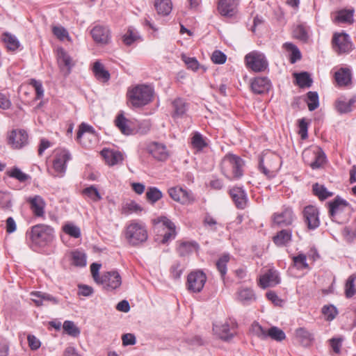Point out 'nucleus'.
I'll return each mask as SVG.
<instances>
[{
    "instance_id": "nucleus-1",
    "label": "nucleus",
    "mask_w": 356,
    "mask_h": 356,
    "mask_svg": "<svg viewBox=\"0 0 356 356\" xmlns=\"http://www.w3.org/2000/svg\"><path fill=\"white\" fill-rule=\"evenodd\" d=\"M243 159L232 154H226L220 164L222 173L229 180L238 179L243 175Z\"/></svg>"
},
{
    "instance_id": "nucleus-2",
    "label": "nucleus",
    "mask_w": 356,
    "mask_h": 356,
    "mask_svg": "<svg viewBox=\"0 0 356 356\" xmlns=\"http://www.w3.org/2000/svg\"><path fill=\"white\" fill-rule=\"evenodd\" d=\"M154 89L145 84L137 85L127 92L131 104L134 107H141L152 101Z\"/></svg>"
},
{
    "instance_id": "nucleus-3",
    "label": "nucleus",
    "mask_w": 356,
    "mask_h": 356,
    "mask_svg": "<svg viewBox=\"0 0 356 356\" xmlns=\"http://www.w3.org/2000/svg\"><path fill=\"white\" fill-rule=\"evenodd\" d=\"M26 237L34 245L44 246L52 241L54 229L47 225L38 224L26 232Z\"/></svg>"
},
{
    "instance_id": "nucleus-4",
    "label": "nucleus",
    "mask_w": 356,
    "mask_h": 356,
    "mask_svg": "<svg viewBox=\"0 0 356 356\" xmlns=\"http://www.w3.org/2000/svg\"><path fill=\"white\" fill-rule=\"evenodd\" d=\"M124 235L129 243L134 246L144 243L148 237L145 225L136 221H131L127 226Z\"/></svg>"
},
{
    "instance_id": "nucleus-5",
    "label": "nucleus",
    "mask_w": 356,
    "mask_h": 356,
    "mask_svg": "<svg viewBox=\"0 0 356 356\" xmlns=\"http://www.w3.org/2000/svg\"><path fill=\"white\" fill-rule=\"evenodd\" d=\"M302 157L306 163L312 169L321 168L325 162V155L321 148L315 147L306 149L302 153Z\"/></svg>"
},
{
    "instance_id": "nucleus-6",
    "label": "nucleus",
    "mask_w": 356,
    "mask_h": 356,
    "mask_svg": "<svg viewBox=\"0 0 356 356\" xmlns=\"http://www.w3.org/2000/svg\"><path fill=\"white\" fill-rule=\"evenodd\" d=\"M245 61L247 67L256 72L264 71L268 65L265 56L256 51L248 54L245 57Z\"/></svg>"
},
{
    "instance_id": "nucleus-7",
    "label": "nucleus",
    "mask_w": 356,
    "mask_h": 356,
    "mask_svg": "<svg viewBox=\"0 0 356 356\" xmlns=\"http://www.w3.org/2000/svg\"><path fill=\"white\" fill-rule=\"evenodd\" d=\"M334 51L339 54L348 53L352 50V42L346 33H334L332 39Z\"/></svg>"
},
{
    "instance_id": "nucleus-8",
    "label": "nucleus",
    "mask_w": 356,
    "mask_h": 356,
    "mask_svg": "<svg viewBox=\"0 0 356 356\" xmlns=\"http://www.w3.org/2000/svg\"><path fill=\"white\" fill-rule=\"evenodd\" d=\"M207 281V276L201 270L191 272L187 277V289L193 292H200Z\"/></svg>"
},
{
    "instance_id": "nucleus-9",
    "label": "nucleus",
    "mask_w": 356,
    "mask_h": 356,
    "mask_svg": "<svg viewBox=\"0 0 356 356\" xmlns=\"http://www.w3.org/2000/svg\"><path fill=\"white\" fill-rule=\"evenodd\" d=\"M97 284L103 285L104 289L107 291H113L120 286L122 278L118 271H108L101 276Z\"/></svg>"
},
{
    "instance_id": "nucleus-10",
    "label": "nucleus",
    "mask_w": 356,
    "mask_h": 356,
    "mask_svg": "<svg viewBox=\"0 0 356 356\" xmlns=\"http://www.w3.org/2000/svg\"><path fill=\"white\" fill-rule=\"evenodd\" d=\"M72 159L71 154L67 149L58 148L54 151L53 168L54 170L60 174L66 171V163Z\"/></svg>"
},
{
    "instance_id": "nucleus-11",
    "label": "nucleus",
    "mask_w": 356,
    "mask_h": 356,
    "mask_svg": "<svg viewBox=\"0 0 356 356\" xmlns=\"http://www.w3.org/2000/svg\"><path fill=\"white\" fill-rule=\"evenodd\" d=\"M28 134L23 129H14L8 135V144L13 149H21L28 144Z\"/></svg>"
},
{
    "instance_id": "nucleus-12",
    "label": "nucleus",
    "mask_w": 356,
    "mask_h": 356,
    "mask_svg": "<svg viewBox=\"0 0 356 356\" xmlns=\"http://www.w3.org/2000/svg\"><path fill=\"white\" fill-rule=\"evenodd\" d=\"M56 51L58 67L63 74L67 76L70 74L72 68L75 65V62L63 48L59 47Z\"/></svg>"
},
{
    "instance_id": "nucleus-13",
    "label": "nucleus",
    "mask_w": 356,
    "mask_h": 356,
    "mask_svg": "<svg viewBox=\"0 0 356 356\" xmlns=\"http://www.w3.org/2000/svg\"><path fill=\"white\" fill-rule=\"evenodd\" d=\"M235 326V323L232 321L226 320L220 325L214 324L213 330L221 339L227 341L234 337Z\"/></svg>"
},
{
    "instance_id": "nucleus-14",
    "label": "nucleus",
    "mask_w": 356,
    "mask_h": 356,
    "mask_svg": "<svg viewBox=\"0 0 356 356\" xmlns=\"http://www.w3.org/2000/svg\"><path fill=\"white\" fill-rule=\"evenodd\" d=\"M168 194L173 200L182 204H190L195 201L193 193L181 187L177 186L169 188Z\"/></svg>"
},
{
    "instance_id": "nucleus-15",
    "label": "nucleus",
    "mask_w": 356,
    "mask_h": 356,
    "mask_svg": "<svg viewBox=\"0 0 356 356\" xmlns=\"http://www.w3.org/2000/svg\"><path fill=\"white\" fill-rule=\"evenodd\" d=\"M318 209L312 205L307 206L303 210L305 222L309 229H315L320 225Z\"/></svg>"
},
{
    "instance_id": "nucleus-16",
    "label": "nucleus",
    "mask_w": 356,
    "mask_h": 356,
    "mask_svg": "<svg viewBox=\"0 0 356 356\" xmlns=\"http://www.w3.org/2000/svg\"><path fill=\"white\" fill-rule=\"evenodd\" d=\"M329 215L334 221H337V216L341 213L348 203L343 199L337 196L333 201L328 202Z\"/></svg>"
},
{
    "instance_id": "nucleus-17",
    "label": "nucleus",
    "mask_w": 356,
    "mask_h": 356,
    "mask_svg": "<svg viewBox=\"0 0 356 356\" xmlns=\"http://www.w3.org/2000/svg\"><path fill=\"white\" fill-rule=\"evenodd\" d=\"M280 282V278L277 271L270 269L266 273L261 275L259 280V286L262 289L273 287Z\"/></svg>"
},
{
    "instance_id": "nucleus-18",
    "label": "nucleus",
    "mask_w": 356,
    "mask_h": 356,
    "mask_svg": "<svg viewBox=\"0 0 356 356\" xmlns=\"http://www.w3.org/2000/svg\"><path fill=\"white\" fill-rule=\"evenodd\" d=\"M238 0H219L218 10L222 16L232 17L237 11Z\"/></svg>"
},
{
    "instance_id": "nucleus-19",
    "label": "nucleus",
    "mask_w": 356,
    "mask_h": 356,
    "mask_svg": "<svg viewBox=\"0 0 356 356\" xmlns=\"http://www.w3.org/2000/svg\"><path fill=\"white\" fill-rule=\"evenodd\" d=\"M147 151L158 161H165L169 156L166 147L157 142L149 143L147 147Z\"/></svg>"
},
{
    "instance_id": "nucleus-20",
    "label": "nucleus",
    "mask_w": 356,
    "mask_h": 356,
    "mask_svg": "<svg viewBox=\"0 0 356 356\" xmlns=\"http://www.w3.org/2000/svg\"><path fill=\"white\" fill-rule=\"evenodd\" d=\"M229 194L236 207L244 209L247 206L248 197L245 191L240 187H234L229 191Z\"/></svg>"
},
{
    "instance_id": "nucleus-21",
    "label": "nucleus",
    "mask_w": 356,
    "mask_h": 356,
    "mask_svg": "<svg viewBox=\"0 0 356 356\" xmlns=\"http://www.w3.org/2000/svg\"><path fill=\"white\" fill-rule=\"evenodd\" d=\"M270 87V81L267 77H256L251 82V89L255 94L268 92Z\"/></svg>"
},
{
    "instance_id": "nucleus-22",
    "label": "nucleus",
    "mask_w": 356,
    "mask_h": 356,
    "mask_svg": "<svg viewBox=\"0 0 356 356\" xmlns=\"http://www.w3.org/2000/svg\"><path fill=\"white\" fill-rule=\"evenodd\" d=\"M94 40L99 43L106 44L110 40V31L108 28L102 26H95L91 30Z\"/></svg>"
},
{
    "instance_id": "nucleus-23",
    "label": "nucleus",
    "mask_w": 356,
    "mask_h": 356,
    "mask_svg": "<svg viewBox=\"0 0 356 356\" xmlns=\"http://www.w3.org/2000/svg\"><path fill=\"white\" fill-rule=\"evenodd\" d=\"M273 222L279 226H287L293 222V211L289 208L284 209L280 213L273 216Z\"/></svg>"
},
{
    "instance_id": "nucleus-24",
    "label": "nucleus",
    "mask_w": 356,
    "mask_h": 356,
    "mask_svg": "<svg viewBox=\"0 0 356 356\" xmlns=\"http://www.w3.org/2000/svg\"><path fill=\"white\" fill-rule=\"evenodd\" d=\"M30 204V207L35 216L40 217L44 213L45 202L39 195H35L29 197L27 200Z\"/></svg>"
},
{
    "instance_id": "nucleus-25",
    "label": "nucleus",
    "mask_w": 356,
    "mask_h": 356,
    "mask_svg": "<svg viewBox=\"0 0 356 356\" xmlns=\"http://www.w3.org/2000/svg\"><path fill=\"white\" fill-rule=\"evenodd\" d=\"M101 154L104 159L106 163L109 165H114L123 160V155L120 152L104 149Z\"/></svg>"
},
{
    "instance_id": "nucleus-26",
    "label": "nucleus",
    "mask_w": 356,
    "mask_h": 356,
    "mask_svg": "<svg viewBox=\"0 0 356 356\" xmlns=\"http://www.w3.org/2000/svg\"><path fill=\"white\" fill-rule=\"evenodd\" d=\"M296 337L305 347L311 346L314 340V334L304 327H299L296 330Z\"/></svg>"
},
{
    "instance_id": "nucleus-27",
    "label": "nucleus",
    "mask_w": 356,
    "mask_h": 356,
    "mask_svg": "<svg viewBox=\"0 0 356 356\" xmlns=\"http://www.w3.org/2000/svg\"><path fill=\"white\" fill-rule=\"evenodd\" d=\"M237 300L243 305H249L256 300L255 294L250 288H242L237 291Z\"/></svg>"
},
{
    "instance_id": "nucleus-28",
    "label": "nucleus",
    "mask_w": 356,
    "mask_h": 356,
    "mask_svg": "<svg viewBox=\"0 0 356 356\" xmlns=\"http://www.w3.org/2000/svg\"><path fill=\"white\" fill-rule=\"evenodd\" d=\"M92 72L95 76L99 81L107 82L110 79V73L105 70L104 65L99 61H96L93 64Z\"/></svg>"
},
{
    "instance_id": "nucleus-29",
    "label": "nucleus",
    "mask_w": 356,
    "mask_h": 356,
    "mask_svg": "<svg viewBox=\"0 0 356 356\" xmlns=\"http://www.w3.org/2000/svg\"><path fill=\"white\" fill-rule=\"evenodd\" d=\"M31 296L35 297V298H33L32 300L37 306L42 305L43 301H49L51 302L53 304L58 303V301L56 298L47 293H43L41 291H35L31 293Z\"/></svg>"
},
{
    "instance_id": "nucleus-30",
    "label": "nucleus",
    "mask_w": 356,
    "mask_h": 356,
    "mask_svg": "<svg viewBox=\"0 0 356 356\" xmlns=\"http://www.w3.org/2000/svg\"><path fill=\"white\" fill-rule=\"evenodd\" d=\"M335 80L339 86H347L351 81V72L348 68H341L335 72Z\"/></svg>"
},
{
    "instance_id": "nucleus-31",
    "label": "nucleus",
    "mask_w": 356,
    "mask_h": 356,
    "mask_svg": "<svg viewBox=\"0 0 356 356\" xmlns=\"http://www.w3.org/2000/svg\"><path fill=\"white\" fill-rule=\"evenodd\" d=\"M198 248V244L195 242L181 241L177 248V251L180 257H185L192 253L193 250Z\"/></svg>"
},
{
    "instance_id": "nucleus-32",
    "label": "nucleus",
    "mask_w": 356,
    "mask_h": 356,
    "mask_svg": "<svg viewBox=\"0 0 356 356\" xmlns=\"http://www.w3.org/2000/svg\"><path fill=\"white\" fill-rule=\"evenodd\" d=\"M129 120L124 116L122 113L118 115L115 120V126L120 130L122 134L124 135H131L134 130L128 124Z\"/></svg>"
},
{
    "instance_id": "nucleus-33",
    "label": "nucleus",
    "mask_w": 356,
    "mask_h": 356,
    "mask_svg": "<svg viewBox=\"0 0 356 356\" xmlns=\"http://www.w3.org/2000/svg\"><path fill=\"white\" fill-rule=\"evenodd\" d=\"M154 6L158 14L168 15L172 10V4L170 0H155Z\"/></svg>"
},
{
    "instance_id": "nucleus-34",
    "label": "nucleus",
    "mask_w": 356,
    "mask_h": 356,
    "mask_svg": "<svg viewBox=\"0 0 356 356\" xmlns=\"http://www.w3.org/2000/svg\"><path fill=\"white\" fill-rule=\"evenodd\" d=\"M291 240V232L288 229H282L274 237L273 242L278 246L286 245Z\"/></svg>"
},
{
    "instance_id": "nucleus-35",
    "label": "nucleus",
    "mask_w": 356,
    "mask_h": 356,
    "mask_svg": "<svg viewBox=\"0 0 356 356\" xmlns=\"http://www.w3.org/2000/svg\"><path fill=\"white\" fill-rule=\"evenodd\" d=\"M283 47L289 51H291V56H290V62L291 63L293 64L296 63L298 60L301 59V53L298 48L293 44L291 42H285L283 44Z\"/></svg>"
},
{
    "instance_id": "nucleus-36",
    "label": "nucleus",
    "mask_w": 356,
    "mask_h": 356,
    "mask_svg": "<svg viewBox=\"0 0 356 356\" xmlns=\"http://www.w3.org/2000/svg\"><path fill=\"white\" fill-rule=\"evenodd\" d=\"M297 84L300 88H309L312 84V79L307 72L295 74Z\"/></svg>"
},
{
    "instance_id": "nucleus-37",
    "label": "nucleus",
    "mask_w": 356,
    "mask_h": 356,
    "mask_svg": "<svg viewBox=\"0 0 356 356\" xmlns=\"http://www.w3.org/2000/svg\"><path fill=\"white\" fill-rule=\"evenodd\" d=\"M163 197L162 192L156 187H149L146 192L147 200L152 204H155Z\"/></svg>"
},
{
    "instance_id": "nucleus-38",
    "label": "nucleus",
    "mask_w": 356,
    "mask_h": 356,
    "mask_svg": "<svg viewBox=\"0 0 356 356\" xmlns=\"http://www.w3.org/2000/svg\"><path fill=\"white\" fill-rule=\"evenodd\" d=\"M312 189L314 194L321 200H324L333 195V193L329 192L323 185L318 184V183L313 185Z\"/></svg>"
},
{
    "instance_id": "nucleus-39",
    "label": "nucleus",
    "mask_w": 356,
    "mask_h": 356,
    "mask_svg": "<svg viewBox=\"0 0 356 356\" xmlns=\"http://www.w3.org/2000/svg\"><path fill=\"white\" fill-rule=\"evenodd\" d=\"M356 276L353 274L348 277L345 284V295L346 298H352L356 293L355 281Z\"/></svg>"
},
{
    "instance_id": "nucleus-40",
    "label": "nucleus",
    "mask_w": 356,
    "mask_h": 356,
    "mask_svg": "<svg viewBox=\"0 0 356 356\" xmlns=\"http://www.w3.org/2000/svg\"><path fill=\"white\" fill-rule=\"evenodd\" d=\"M139 38L140 36L138 32L132 27H130L128 29L127 33L122 36V41L126 45L129 46Z\"/></svg>"
},
{
    "instance_id": "nucleus-41",
    "label": "nucleus",
    "mask_w": 356,
    "mask_h": 356,
    "mask_svg": "<svg viewBox=\"0 0 356 356\" xmlns=\"http://www.w3.org/2000/svg\"><path fill=\"white\" fill-rule=\"evenodd\" d=\"M293 35L295 38L298 39L304 42H307L309 38L307 30L302 24L297 25L293 31Z\"/></svg>"
},
{
    "instance_id": "nucleus-42",
    "label": "nucleus",
    "mask_w": 356,
    "mask_h": 356,
    "mask_svg": "<svg viewBox=\"0 0 356 356\" xmlns=\"http://www.w3.org/2000/svg\"><path fill=\"white\" fill-rule=\"evenodd\" d=\"M72 260L73 265L76 266L83 267L86 265V254L79 250H75L72 252Z\"/></svg>"
},
{
    "instance_id": "nucleus-43",
    "label": "nucleus",
    "mask_w": 356,
    "mask_h": 356,
    "mask_svg": "<svg viewBox=\"0 0 356 356\" xmlns=\"http://www.w3.org/2000/svg\"><path fill=\"white\" fill-rule=\"evenodd\" d=\"M63 328L67 334L72 337H76L80 334V330L72 321H65L63 323Z\"/></svg>"
},
{
    "instance_id": "nucleus-44",
    "label": "nucleus",
    "mask_w": 356,
    "mask_h": 356,
    "mask_svg": "<svg viewBox=\"0 0 356 356\" xmlns=\"http://www.w3.org/2000/svg\"><path fill=\"white\" fill-rule=\"evenodd\" d=\"M143 208L134 201L126 203L122 209V213L129 215L131 213H138L142 211Z\"/></svg>"
},
{
    "instance_id": "nucleus-45",
    "label": "nucleus",
    "mask_w": 356,
    "mask_h": 356,
    "mask_svg": "<svg viewBox=\"0 0 356 356\" xmlns=\"http://www.w3.org/2000/svg\"><path fill=\"white\" fill-rule=\"evenodd\" d=\"M307 96L308 99V109L310 111H313L319 106L318 95L316 92L309 91L307 92Z\"/></svg>"
},
{
    "instance_id": "nucleus-46",
    "label": "nucleus",
    "mask_w": 356,
    "mask_h": 356,
    "mask_svg": "<svg viewBox=\"0 0 356 356\" xmlns=\"http://www.w3.org/2000/svg\"><path fill=\"white\" fill-rule=\"evenodd\" d=\"M191 144L193 148L197 150H202L204 147L207 146V143L204 140L202 134L195 132L191 138Z\"/></svg>"
},
{
    "instance_id": "nucleus-47",
    "label": "nucleus",
    "mask_w": 356,
    "mask_h": 356,
    "mask_svg": "<svg viewBox=\"0 0 356 356\" xmlns=\"http://www.w3.org/2000/svg\"><path fill=\"white\" fill-rule=\"evenodd\" d=\"M3 41L7 48L12 51L16 50L19 46V42L16 37L10 33H4Z\"/></svg>"
},
{
    "instance_id": "nucleus-48",
    "label": "nucleus",
    "mask_w": 356,
    "mask_h": 356,
    "mask_svg": "<svg viewBox=\"0 0 356 356\" xmlns=\"http://www.w3.org/2000/svg\"><path fill=\"white\" fill-rule=\"evenodd\" d=\"M82 193L94 202H98L102 199V196L97 188L94 186H90L84 188L82 191Z\"/></svg>"
},
{
    "instance_id": "nucleus-49",
    "label": "nucleus",
    "mask_w": 356,
    "mask_h": 356,
    "mask_svg": "<svg viewBox=\"0 0 356 356\" xmlns=\"http://www.w3.org/2000/svg\"><path fill=\"white\" fill-rule=\"evenodd\" d=\"M355 102L354 99H350L348 102L339 100L337 102V110L340 113H346L352 111V106Z\"/></svg>"
},
{
    "instance_id": "nucleus-50",
    "label": "nucleus",
    "mask_w": 356,
    "mask_h": 356,
    "mask_svg": "<svg viewBox=\"0 0 356 356\" xmlns=\"http://www.w3.org/2000/svg\"><path fill=\"white\" fill-rule=\"evenodd\" d=\"M229 255L225 254L222 256L216 262V267L220 272L222 278H224L227 273V264L229 261Z\"/></svg>"
},
{
    "instance_id": "nucleus-51",
    "label": "nucleus",
    "mask_w": 356,
    "mask_h": 356,
    "mask_svg": "<svg viewBox=\"0 0 356 356\" xmlns=\"http://www.w3.org/2000/svg\"><path fill=\"white\" fill-rule=\"evenodd\" d=\"M336 20L340 22H353V10H343L338 13L336 17Z\"/></svg>"
},
{
    "instance_id": "nucleus-52",
    "label": "nucleus",
    "mask_w": 356,
    "mask_h": 356,
    "mask_svg": "<svg viewBox=\"0 0 356 356\" xmlns=\"http://www.w3.org/2000/svg\"><path fill=\"white\" fill-rule=\"evenodd\" d=\"M268 337L272 339L281 341L286 338V334L282 330L274 326L268 330L267 337Z\"/></svg>"
},
{
    "instance_id": "nucleus-53",
    "label": "nucleus",
    "mask_w": 356,
    "mask_h": 356,
    "mask_svg": "<svg viewBox=\"0 0 356 356\" xmlns=\"http://www.w3.org/2000/svg\"><path fill=\"white\" fill-rule=\"evenodd\" d=\"M172 106L174 108V113L177 116L182 115L186 111V103L181 98L175 99L172 102Z\"/></svg>"
},
{
    "instance_id": "nucleus-54",
    "label": "nucleus",
    "mask_w": 356,
    "mask_h": 356,
    "mask_svg": "<svg viewBox=\"0 0 356 356\" xmlns=\"http://www.w3.org/2000/svg\"><path fill=\"white\" fill-rule=\"evenodd\" d=\"M8 175L10 177L15 178L21 182L26 181L29 176L24 173L19 168L15 167L7 172Z\"/></svg>"
},
{
    "instance_id": "nucleus-55",
    "label": "nucleus",
    "mask_w": 356,
    "mask_h": 356,
    "mask_svg": "<svg viewBox=\"0 0 356 356\" xmlns=\"http://www.w3.org/2000/svg\"><path fill=\"white\" fill-rule=\"evenodd\" d=\"M294 266H298V269H307L309 264L307 263V257L305 254L300 253L293 257Z\"/></svg>"
},
{
    "instance_id": "nucleus-56",
    "label": "nucleus",
    "mask_w": 356,
    "mask_h": 356,
    "mask_svg": "<svg viewBox=\"0 0 356 356\" xmlns=\"http://www.w3.org/2000/svg\"><path fill=\"white\" fill-rule=\"evenodd\" d=\"M63 229L65 233L75 238H78L81 236L79 227L73 224L68 223L65 225Z\"/></svg>"
},
{
    "instance_id": "nucleus-57",
    "label": "nucleus",
    "mask_w": 356,
    "mask_h": 356,
    "mask_svg": "<svg viewBox=\"0 0 356 356\" xmlns=\"http://www.w3.org/2000/svg\"><path fill=\"white\" fill-rule=\"evenodd\" d=\"M85 133H88L94 135V128L84 122L81 123L79 127V130L76 134V140L81 143V138Z\"/></svg>"
},
{
    "instance_id": "nucleus-58",
    "label": "nucleus",
    "mask_w": 356,
    "mask_h": 356,
    "mask_svg": "<svg viewBox=\"0 0 356 356\" xmlns=\"http://www.w3.org/2000/svg\"><path fill=\"white\" fill-rule=\"evenodd\" d=\"M322 313L327 317V320L332 321L335 318L337 311L333 305H325L322 308Z\"/></svg>"
},
{
    "instance_id": "nucleus-59",
    "label": "nucleus",
    "mask_w": 356,
    "mask_h": 356,
    "mask_svg": "<svg viewBox=\"0 0 356 356\" xmlns=\"http://www.w3.org/2000/svg\"><path fill=\"white\" fill-rule=\"evenodd\" d=\"M226 55L220 50H216L211 56V60L216 64H223L226 62Z\"/></svg>"
},
{
    "instance_id": "nucleus-60",
    "label": "nucleus",
    "mask_w": 356,
    "mask_h": 356,
    "mask_svg": "<svg viewBox=\"0 0 356 356\" xmlns=\"http://www.w3.org/2000/svg\"><path fill=\"white\" fill-rule=\"evenodd\" d=\"M203 225L205 227H209L211 230H216L217 221L212 216L208 213L204 215L203 219Z\"/></svg>"
},
{
    "instance_id": "nucleus-61",
    "label": "nucleus",
    "mask_w": 356,
    "mask_h": 356,
    "mask_svg": "<svg viewBox=\"0 0 356 356\" xmlns=\"http://www.w3.org/2000/svg\"><path fill=\"white\" fill-rule=\"evenodd\" d=\"M11 207V198L10 194L0 191V207L10 208Z\"/></svg>"
},
{
    "instance_id": "nucleus-62",
    "label": "nucleus",
    "mask_w": 356,
    "mask_h": 356,
    "mask_svg": "<svg viewBox=\"0 0 356 356\" xmlns=\"http://www.w3.org/2000/svg\"><path fill=\"white\" fill-rule=\"evenodd\" d=\"M30 85H31L35 88L36 99H41L44 95V90L42 83L39 81H36L35 79H31L30 81Z\"/></svg>"
},
{
    "instance_id": "nucleus-63",
    "label": "nucleus",
    "mask_w": 356,
    "mask_h": 356,
    "mask_svg": "<svg viewBox=\"0 0 356 356\" xmlns=\"http://www.w3.org/2000/svg\"><path fill=\"white\" fill-rule=\"evenodd\" d=\"M182 60L184 61L188 68L196 71L199 68V63L195 58L187 57L185 55L182 56Z\"/></svg>"
},
{
    "instance_id": "nucleus-64",
    "label": "nucleus",
    "mask_w": 356,
    "mask_h": 356,
    "mask_svg": "<svg viewBox=\"0 0 356 356\" xmlns=\"http://www.w3.org/2000/svg\"><path fill=\"white\" fill-rule=\"evenodd\" d=\"M252 330L257 337L264 339L267 338L268 330H265L258 323H254L252 325Z\"/></svg>"
}]
</instances>
